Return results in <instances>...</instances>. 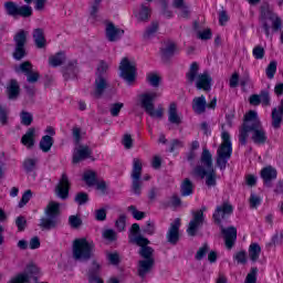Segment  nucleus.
<instances>
[{
  "instance_id": "nucleus-11",
  "label": "nucleus",
  "mask_w": 283,
  "mask_h": 283,
  "mask_svg": "<svg viewBox=\"0 0 283 283\" xmlns=\"http://www.w3.org/2000/svg\"><path fill=\"white\" fill-rule=\"evenodd\" d=\"M119 76L132 84L136 81V64L129 62L127 57H124L119 64Z\"/></svg>"
},
{
  "instance_id": "nucleus-18",
  "label": "nucleus",
  "mask_w": 283,
  "mask_h": 283,
  "mask_svg": "<svg viewBox=\"0 0 283 283\" xmlns=\"http://www.w3.org/2000/svg\"><path fill=\"white\" fill-rule=\"evenodd\" d=\"M87 158H92V148H90V146L81 145L74 149V153H73L74 165L82 163V160H87Z\"/></svg>"
},
{
  "instance_id": "nucleus-17",
  "label": "nucleus",
  "mask_w": 283,
  "mask_h": 283,
  "mask_svg": "<svg viewBox=\"0 0 283 283\" xmlns=\"http://www.w3.org/2000/svg\"><path fill=\"white\" fill-rule=\"evenodd\" d=\"M156 92H146L139 95V105L145 112L154 109V101L158 97Z\"/></svg>"
},
{
  "instance_id": "nucleus-3",
  "label": "nucleus",
  "mask_w": 283,
  "mask_h": 283,
  "mask_svg": "<svg viewBox=\"0 0 283 283\" xmlns=\"http://www.w3.org/2000/svg\"><path fill=\"white\" fill-rule=\"evenodd\" d=\"M200 72V66L193 62L190 65V70L187 73V80L189 83H195L197 90H203V92H211V74L205 71L203 73Z\"/></svg>"
},
{
  "instance_id": "nucleus-12",
  "label": "nucleus",
  "mask_w": 283,
  "mask_h": 283,
  "mask_svg": "<svg viewBox=\"0 0 283 283\" xmlns=\"http://www.w3.org/2000/svg\"><path fill=\"white\" fill-rule=\"evenodd\" d=\"M15 43V50L13 52V59L21 61L25 56V43H28V32L20 30L13 38Z\"/></svg>"
},
{
  "instance_id": "nucleus-57",
  "label": "nucleus",
  "mask_w": 283,
  "mask_h": 283,
  "mask_svg": "<svg viewBox=\"0 0 283 283\" xmlns=\"http://www.w3.org/2000/svg\"><path fill=\"white\" fill-rule=\"evenodd\" d=\"M90 200V197L87 196V193L85 192H78L76 196H75V202L80 206L82 205H86Z\"/></svg>"
},
{
  "instance_id": "nucleus-38",
  "label": "nucleus",
  "mask_w": 283,
  "mask_h": 283,
  "mask_svg": "<svg viewBox=\"0 0 283 283\" xmlns=\"http://www.w3.org/2000/svg\"><path fill=\"white\" fill-rule=\"evenodd\" d=\"M33 120H34V116L32 115V113H30L28 111H22L20 113L21 125H24L25 127H30V125H32Z\"/></svg>"
},
{
  "instance_id": "nucleus-34",
  "label": "nucleus",
  "mask_w": 283,
  "mask_h": 283,
  "mask_svg": "<svg viewBox=\"0 0 283 283\" xmlns=\"http://www.w3.org/2000/svg\"><path fill=\"white\" fill-rule=\"evenodd\" d=\"M158 32V22H153L144 32L143 39L144 41H150V39H154L156 36V33Z\"/></svg>"
},
{
  "instance_id": "nucleus-45",
  "label": "nucleus",
  "mask_w": 283,
  "mask_h": 283,
  "mask_svg": "<svg viewBox=\"0 0 283 283\" xmlns=\"http://www.w3.org/2000/svg\"><path fill=\"white\" fill-rule=\"evenodd\" d=\"M30 200H32V190H27L22 195V198L19 202V208L23 209V207H25V205H28L30 202Z\"/></svg>"
},
{
  "instance_id": "nucleus-24",
  "label": "nucleus",
  "mask_w": 283,
  "mask_h": 283,
  "mask_svg": "<svg viewBox=\"0 0 283 283\" xmlns=\"http://www.w3.org/2000/svg\"><path fill=\"white\" fill-rule=\"evenodd\" d=\"M168 120L171 125H180L182 123V116L178 114V106L176 103H171L168 109Z\"/></svg>"
},
{
  "instance_id": "nucleus-42",
  "label": "nucleus",
  "mask_w": 283,
  "mask_h": 283,
  "mask_svg": "<svg viewBox=\"0 0 283 283\" xmlns=\"http://www.w3.org/2000/svg\"><path fill=\"white\" fill-rule=\"evenodd\" d=\"M104 240H107L108 242H116L118 240V234L114 229H106L102 233Z\"/></svg>"
},
{
  "instance_id": "nucleus-51",
  "label": "nucleus",
  "mask_w": 283,
  "mask_h": 283,
  "mask_svg": "<svg viewBox=\"0 0 283 283\" xmlns=\"http://www.w3.org/2000/svg\"><path fill=\"white\" fill-rule=\"evenodd\" d=\"M143 231L147 235H154L156 233V222L148 220Z\"/></svg>"
},
{
  "instance_id": "nucleus-2",
  "label": "nucleus",
  "mask_w": 283,
  "mask_h": 283,
  "mask_svg": "<svg viewBox=\"0 0 283 283\" xmlns=\"http://www.w3.org/2000/svg\"><path fill=\"white\" fill-rule=\"evenodd\" d=\"M128 242L129 244L140 247L138 251L140 258L144 260H154V248L149 247V239L140 234V226L138 223L132 224L128 234Z\"/></svg>"
},
{
  "instance_id": "nucleus-56",
  "label": "nucleus",
  "mask_w": 283,
  "mask_h": 283,
  "mask_svg": "<svg viewBox=\"0 0 283 283\" xmlns=\"http://www.w3.org/2000/svg\"><path fill=\"white\" fill-rule=\"evenodd\" d=\"M96 191L99 192V196H105L107 193V184L105 180L95 181Z\"/></svg>"
},
{
  "instance_id": "nucleus-59",
  "label": "nucleus",
  "mask_w": 283,
  "mask_h": 283,
  "mask_svg": "<svg viewBox=\"0 0 283 283\" xmlns=\"http://www.w3.org/2000/svg\"><path fill=\"white\" fill-rule=\"evenodd\" d=\"M109 264H113L114 266H116V264H118V262H120V256L118 255V252H109L106 255Z\"/></svg>"
},
{
  "instance_id": "nucleus-21",
  "label": "nucleus",
  "mask_w": 283,
  "mask_h": 283,
  "mask_svg": "<svg viewBox=\"0 0 283 283\" xmlns=\"http://www.w3.org/2000/svg\"><path fill=\"white\" fill-rule=\"evenodd\" d=\"M207 107H213V101H210V103L207 104L205 95L192 99V112H195V114H205L207 112Z\"/></svg>"
},
{
  "instance_id": "nucleus-37",
  "label": "nucleus",
  "mask_w": 283,
  "mask_h": 283,
  "mask_svg": "<svg viewBox=\"0 0 283 283\" xmlns=\"http://www.w3.org/2000/svg\"><path fill=\"white\" fill-rule=\"evenodd\" d=\"M282 118H283V114L280 113V111H277V108H273V111H272V127L274 129H280V127L282 125Z\"/></svg>"
},
{
  "instance_id": "nucleus-16",
  "label": "nucleus",
  "mask_w": 283,
  "mask_h": 283,
  "mask_svg": "<svg viewBox=\"0 0 283 283\" xmlns=\"http://www.w3.org/2000/svg\"><path fill=\"white\" fill-rule=\"evenodd\" d=\"M55 195L57 198H61V200H67V197L70 196V179L66 174H62V177L55 187Z\"/></svg>"
},
{
  "instance_id": "nucleus-35",
  "label": "nucleus",
  "mask_w": 283,
  "mask_h": 283,
  "mask_svg": "<svg viewBox=\"0 0 283 283\" xmlns=\"http://www.w3.org/2000/svg\"><path fill=\"white\" fill-rule=\"evenodd\" d=\"M64 62H65V53L63 52H59L49 59V64L52 67H59V65H63Z\"/></svg>"
},
{
  "instance_id": "nucleus-27",
  "label": "nucleus",
  "mask_w": 283,
  "mask_h": 283,
  "mask_svg": "<svg viewBox=\"0 0 283 283\" xmlns=\"http://www.w3.org/2000/svg\"><path fill=\"white\" fill-rule=\"evenodd\" d=\"M98 273H101V263H98L96 260H93L91 269L87 273L88 282L94 283L96 280H101V277H98Z\"/></svg>"
},
{
  "instance_id": "nucleus-53",
  "label": "nucleus",
  "mask_w": 283,
  "mask_h": 283,
  "mask_svg": "<svg viewBox=\"0 0 283 283\" xmlns=\"http://www.w3.org/2000/svg\"><path fill=\"white\" fill-rule=\"evenodd\" d=\"M8 108L0 104V124L2 126L8 125Z\"/></svg>"
},
{
  "instance_id": "nucleus-25",
  "label": "nucleus",
  "mask_w": 283,
  "mask_h": 283,
  "mask_svg": "<svg viewBox=\"0 0 283 283\" xmlns=\"http://www.w3.org/2000/svg\"><path fill=\"white\" fill-rule=\"evenodd\" d=\"M154 260H140L138 263V275L139 277H146L149 271L154 268Z\"/></svg>"
},
{
  "instance_id": "nucleus-55",
  "label": "nucleus",
  "mask_w": 283,
  "mask_h": 283,
  "mask_svg": "<svg viewBox=\"0 0 283 283\" xmlns=\"http://www.w3.org/2000/svg\"><path fill=\"white\" fill-rule=\"evenodd\" d=\"M207 253H209V244L205 243L203 247H201L197 251L195 258H196V260L200 261V260H202L207 255Z\"/></svg>"
},
{
  "instance_id": "nucleus-62",
  "label": "nucleus",
  "mask_w": 283,
  "mask_h": 283,
  "mask_svg": "<svg viewBox=\"0 0 283 283\" xmlns=\"http://www.w3.org/2000/svg\"><path fill=\"white\" fill-rule=\"evenodd\" d=\"M146 114H149L151 118H163L164 111L163 107H158V109L150 108L149 111H146Z\"/></svg>"
},
{
  "instance_id": "nucleus-5",
  "label": "nucleus",
  "mask_w": 283,
  "mask_h": 283,
  "mask_svg": "<svg viewBox=\"0 0 283 283\" xmlns=\"http://www.w3.org/2000/svg\"><path fill=\"white\" fill-rule=\"evenodd\" d=\"M61 205L59 202L51 201L45 208V217L40 219L39 227L43 231H50L59 227V213Z\"/></svg>"
},
{
  "instance_id": "nucleus-15",
  "label": "nucleus",
  "mask_w": 283,
  "mask_h": 283,
  "mask_svg": "<svg viewBox=\"0 0 283 283\" xmlns=\"http://www.w3.org/2000/svg\"><path fill=\"white\" fill-rule=\"evenodd\" d=\"M180 218L175 219L167 231L166 238L169 244H178V240H180Z\"/></svg>"
},
{
  "instance_id": "nucleus-4",
  "label": "nucleus",
  "mask_w": 283,
  "mask_h": 283,
  "mask_svg": "<svg viewBox=\"0 0 283 283\" xmlns=\"http://www.w3.org/2000/svg\"><path fill=\"white\" fill-rule=\"evenodd\" d=\"M233 154V143H231V135L227 132L221 133V144L217 149V167L224 171L227 164L231 160Z\"/></svg>"
},
{
  "instance_id": "nucleus-33",
  "label": "nucleus",
  "mask_w": 283,
  "mask_h": 283,
  "mask_svg": "<svg viewBox=\"0 0 283 283\" xmlns=\"http://www.w3.org/2000/svg\"><path fill=\"white\" fill-rule=\"evenodd\" d=\"M36 165H39V158L29 157L23 161V169L27 174H30L36 169Z\"/></svg>"
},
{
  "instance_id": "nucleus-48",
  "label": "nucleus",
  "mask_w": 283,
  "mask_h": 283,
  "mask_svg": "<svg viewBox=\"0 0 283 283\" xmlns=\"http://www.w3.org/2000/svg\"><path fill=\"white\" fill-rule=\"evenodd\" d=\"M174 54H176V44L168 43L167 46L163 50V56L168 59V56H174Z\"/></svg>"
},
{
  "instance_id": "nucleus-13",
  "label": "nucleus",
  "mask_w": 283,
  "mask_h": 283,
  "mask_svg": "<svg viewBox=\"0 0 283 283\" xmlns=\"http://www.w3.org/2000/svg\"><path fill=\"white\" fill-rule=\"evenodd\" d=\"M233 214V205L231 202L226 201L217 207L214 212L216 222H223L224 220H229Z\"/></svg>"
},
{
  "instance_id": "nucleus-46",
  "label": "nucleus",
  "mask_w": 283,
  "mask_h": 283,
  "mask_svg": "<svg viewBox=\"0 0 283 283\" xmlns=\"http://www.w3.org/2000/svg\"><path fill=\"white\" fill-rule=\"evenodd\" d=\"M244 283H258V268H252L247 275Z\"/></svg>"
},
{
  "instance_id": "nucleus-32",
  "label": "nucleus",
  "mask_w": 283,
  "mask_h": 283,
  "mask_svg": "<svg viewBox=\"0 0 283 283\" xmlns=\"http://www.w3.org/2000/svg\"><path fill=\"white\" fill-rule=\"evenodd\" d=\"M260 253H262V248L258 243H251L249 247V258L252 262H258L260 260Z\"/></svg>"
},
{
  "instance_id": "nucleus-52",
  "label": "nucleus",
  "mask_w": 283,
  "mask_h": 283,
  "mask_svg": "<svg viewBox=\"0 0 283 283\" xmlns=\"http://www.w3.org/2000/svg\"><path fill=\"white\" fill-rule=\"evenodd\" d=\"M31 71H32V63H30L29 61H25V62L21 63L19 67H15V72H23V74H25V76Z\"/></svg>"
},
{
  "instance_id": "nucleus-40",
  "label": "nucleus",
  "mask_w": 283,
  "mask_h": 283,
  "mask_svg": "<svg viewBox=\"0 0 283 283\" xmlns=\"http://www.w3.org/2000/svg\"><path fill=\"white\" fill-rule=\"evenodd\" d=\"M83 180L87 185V187H94L96 185V172L92 170L85 171Z\"/></svg>"
},
{
  "instance_id": "nucleus-14",
  "label": "nucleus",
  "mask_w": 283,
  "mask_h": 283,
  "mask_svg": "<svg viewBox=\"0 0 283 283\" xmlns=\"http://www.w3.org/2000/svg\"><path fill=\"white\" fill-rule=\"evenodd\" d=\"M40 272L41 270L39 269V266L34 264H29L27 266V273L18 274L17 276L12 277L8 283H29L30 277H32V275H36V273Z\"/></svg>"
},
{
  "instance_id": "nucleus-44",
  "label": "nucleus",
  "mask_w": 283,
  "mask_h": 283,
  "mask_svg": "<svg viewBox=\"0 0 283 283\" xmlns=\"http://www.w3.org/2000/svg\"><path fill=\"white\" fill-rule=\"evenodd\" d=\"M18 17H23L24 19H28V17H32V7L30 6L18 7Z\"/></svg>"
},
{
  "instance_id": "nucleus-41",
  "label": "nucleus",
  "mask_w": 283,
  "mask_h": 283,
  "mask_svg": "<svg viewBox=\"0 0 283 283\" xmlns=\"http://www.w3.org/2000/svg\"><path fill=\"white\" fill-rule=\"evenodd\" d=\"M4 10H7V14H9V17H18L19 6L13 1H7L4 3Z\"/></svg>"
},
{
  "instance_id": "nucleus-1",
  "label": "nucleus",
  "mask_w": 283,
  "mask_h": 283,
  "mask_svg": "<svg viewBox=\"0 0 283 283\" xmlns=\"http://www.w3.org/2000/svg\"><path fill=\"white\" fill-rule=\"evenodd\" d=\"M249 134H251V140L255 145H264L266 143V130L262 128V123H260V117H258V112L255 111H250L244 116V122L239 133V143L241 145H247Z\"/></svg>"
},
{
  "instance_id": "nucleus-60",
  "label": "nucleus",
  "mask_w": 283,
  "mask_h": 283,
  "mask_svg": "<svg viewBox=\"0 0 283 283\" xmlns=\"http://www.w3.org/2000/svg\"><path fill=\"white\" fill-rule=\"evenodd\" d=\"M15 226L18 227V231H25V227H28V220H25V217L20 216L15 219Z\"/></svg>"
},
{
  "instance_id": "nucleus-29",
  "label": "nucleus",
  "mask_w": 283,
  "mask_h": 283,
  "mask_svg": "<svg viewBox=\"0 0 283 283\" xmlns=\"http://www.w3.org/2000/svg\"><path fill=\"white\" fill-rule=\"evenodd\" d=\"M261 178L264 180V182L275 180L277 178V170L272 166H268L261 170Z\"/></svg>"
},
{
  "instance_id": "nucleus-61",
  "label": "nucleus",
  "mask_w": 283,
  "mask_h": 283,
  "mask_svg": "<svg viewBox=\"0 0 283 283\" xmlns=\"http://www.w3.org/2000/svg\"><path fill=\"white\" fill-rule=\"evenodd\" d=\"M122 144L124 145L125 149H132V147H134V139L132 138V135L125 134Z\"/></svg>"
},
{
  "instance_id": "nucleus-30",
  "label": "nucleus",
  "mask_w": 283,
  "mask_h": 283,
  "mask_svg": "<svg viewBox=\"0 0 283 283\" xmlns=\"http://www.w3.org/2000/svg\"><path fill=\"white\" fill-rule=\"evenodd\" d=\"M7 94L10 101H17L19 97V83L17 80H12L7 86Z\"/></svg>"
},
{
  "instance_id": "nucleus-49",
  "label": "nucleus",
  "mask_w": 283,
  "mask_h": 283,
  "mask_svg": "<svg viewBox=\"0 0 283 283\" xmlns=\"http://www.w3.org/2000/svg\"><path fill=\"white\" fill-rule=\"evenodd\" d=\"M262 205V197L251 193L250 196V207L251 209H258V207Z\"/></svg>"
},
{
  "instance_id": "nucleus-23",
  "label": "nucleus",
  "mask_w": 283,
  "mask_h": 283,
  "mask_svg": "<svg viewBox=\"0 0 283 283\" xmlns=\"http://www.w3.org/2000/svg\"><path fill=\"white\" fill-rule=\"evenodd\" d=\"M35 138H36V128L31 127L22 136L21 143L28 149H32L34 147Z\"/></svg>"
},
{
  "instance_id": "nucleus-39",
  "label": "nucleus",
  "mask_w": 283,
  "mask_h": 283,
  "mask_svg": "<svg viewBox=\"0 0 283 283\" xmlns=\"http://www.w3.org/2000/svg\"><path fill=\"white\" fill-rule=\"evenodd\" d=\"M146 81L150 84L151 87H160L161 78L158 73H147Z\"/></svg>"
},
{
  "instance_id": "nucleus-63",
  "label": "nucleus",
  "mask_w": 283,
  "mask_h": 283,
  "mask_svg": "<svg viewBox=\"0 0 283 283\" xmlns=\"http://www.w3.org/2000/svg\"><path fill=\"white\" fill-rule=\"evenodd\" d=\"M39 72L32 70L31 72L27 73V81L28 83H36L40 78Z\"/></svg>"
},
{
  "instance_id": "nucleus-7",
  "label": "nucleus",
  "mask_w": 283,
  "mask_h": 283,
  "mask_svg": "<svg viewBox=\"0 0 283 283\" xmlns=\"http://www.w3.org/2000/svg\"><path fill=\"white\" fill-rule=\"evenodd\" d=\"M261 22L266 36L282 29V19L270 9L261 10Z\"/></svg>"
},
{
  "instance_id": "nucleus-47",
  "label": "nucleus",
  "mask_w": 283,
  "mask_h": 283,
  "mask_svg": "<svg viewBox=\"0 0 283 283\" xmlns=\"http://www.w3.org/2000/svg\"><path fill=\"white\" fill-rule=\"evenodd\" d=\"M123 107H125V104L123 103H114V104H111V107H109V112H111V115L116 117L120 114V109H123Z\"/></svg>"
},
{
  "instance_id": "nucleus-28",
  "label": "nucleus",
  "mask_w": 283,
  "mask_h": 283,
  "mask_svg": "<svg viewBox=\"0 0 283 283\" xmlns=\"http://www.w3.org/2000/svg\"><path fill=\"white\" fill-rule=\"evenodd\" d=\"M137 21H149V17H151V9L147 4H142L139 10L135 13Z\"/></svg>"
},
{
  "instance_id": "nucleus-10",
  "label": "nucleus",
  "mask_w": 283,
  "mask_h": 283,
  "mask_svg": "<svg viewBox=\"0 0 283 283\" xmlns=\"http://www.w3.org/2000/svg\"><path fill=\"white\" fill-rule=\"evenodd\" d=\"M205 224V208L192 211V219L190 220L188 228H187V233L191 238L196 237L198 231L202 229V226Z\"/></svg>"
},
{
  "instance_id": "nucleus-26",
  "label": "nucleus",
  "mask_w": 283,
  "mask_h": 283,
  "mask_svg": "<svg viewBox=\"0 0 283 283\" xmlns=\"http://www.w3.org/2000/svg\"><path fill=\"white\" fill-rule=\"evenodd\" d=\"M33 41L39 50H43V48H45L46 40L43 29L33 30Z\"/></svg>"
},
{
  "instance_id": "nucleus-58",
  "label": "nucleus",
  "mask_w": 283,
  "mask_h": 283,
  "mask_svg": "<svg viewBox=\"0 0 283 283\" xmlns=\"http://www.w3.org/2000/svg\"><path fill=\"white\" fill-rule=\"evenodd\" d=\"M127 217L125 214H120L119 218L115 222V227L118 231H123L126 227Z\"/></svg>"
},
{
  "instance_id": "nucleus-19",
  "label": "nucleus",
  "mask_w": 283,
  "mask_h": 283,
  "mask_svg": "<svg viewBox=\"0 0 283 283\" xmlns=\"http://www.w3.org/2000/svg\"><path fill=\"white\" fill-rule=\"evenodd\" d=\"M221 233L227 249H233V244H235V241L238 240V229H235V227L222 228Z\"/></svg>"
},
{
  "instance_id": "nucleus-43",
  "label": "nucleus",
  "mask_w": 283,
  "mask_h": 283,
  "mask_svg": "<svg viewBox=\"0 0 283 283\" xmlns=\"http://www.w3.org/2000/svg\"><path fill=\"white\" fill-rule=\"evenodd\" d=\"M69 224L71 229H78L83 224V220L78 214H72L69 217Z\"/></svg>"
},
{
  "instance_id": "nucleus-50",
  "label": "nucleus",
  "mask_w": 283,
  "mask_h": 283,
  "mask_svg": "<svg viewBox=\"0 0 283 283\" xmlns=\"http://www.w3.org/2000/svg\"><path fill=\"white\" fill-rule=\"evenodd\" d=\"M276 72H277V62L275 61L270 62L269 66L266 67L268 78H273Z\"/></svg>"
},
{
  "instance_id": "nucleus-36",
  "label": "nucleus",
  "mask_w": 283,
  "mask_h": 283,
  "mask_svg": "<svg viewBox=\"0 0 283 283\" xmlns=\"http://www.w3.org/2000/svg\"><path fill=\"white\" fill-rule=\"evenodd\" d=\"M193 193V182L190 179H185L181 182V196L187 197Z\"/></svg>"
},
{
  "instance_id": "nucleus-31",
  "label": "nucleus",
  "mask_w": 283,
  "mask_h": 283,
  "mask_svg": "<svg viewBox=\"0 0 283 283\" xmlns=\"http://www.w3.org/2000/svg\"><path fill=\"white\" fill-rule=\"evenodd\" d=\"M39 145H40L41 151H43L44 154H48V151H50V149H52V146L54 145V138H52V136L50 135H44L41 138Z\"/></svg>"
},
{
  "instance_id": "nucleus-54",
  "label": "nucleus",
  "mask_w": 283,
  "mask_h": 283,
  "mask_svg": "<svg viewBox=\"0 0 283 283\" xmlns=\"http://www.w3.org/2000/svg\"><path fill=\"white\" fill-rule=\"evenodd\" d=\"M128 211L129 213H132L135 220H143V218H145V212L138 211V209H136L135 206L128 207Z\"/></svg>"
},
{
  "instance_id": "nucleus-20",
  "label": "nucleus",
  "mask_w": 283,
  "mask_h": 283,
  "mask_svg": "<svg viewBox=\"0 0 283 283\" xmlns=\"http://www.w3.org/2000/svg\"><path fill=\"white\" fill-rule=\"evenodd\" d=\"M109 87V83L107 82V78L103 75H97L95 78V88L94 92L91 93L93 98H101L103 94H105V90Z\"/></svg>"
},
{
  "instance_id": "nucleus-6",
  "label": "nucleus",
  "mask_w": 283,
  "mask_h": 283,
  "mask_svg": "<svg viewBox=\"0 0 283 283\" xmlns=\"http://www.w3.org/2000/svg\"><path fill=\"white\" fill-rule=\"evenodd\" d=\"M94 242L87 241L85 238L75 239L73 241V258L74 260H81L87 262L94 255Z\"/></svg>"
},
{
  "instance_id": "nucleus-22",
  "label": "nucleus",
  "mask_w": 283,
  "mask_h": 283,
  "mask_svg": "<svg viewBox=\"0 0 283 283\" xmlns=\"http://www.w3.org/2000/svg\"><path fill=\"white\" fill-rule=\"evenodd\" d=\"M105 32H106V39L111 42L118 41L123 36V34H125V31L123 29L117 28L112 22L106 24Z\"/></svg>"
},
{
  "instance_id": "nucleus-64",
  "label": "nucleus",
  "mask_w": 283,
  "mask_h": 283,
  "mask_svg": "<svg viewBox=\"0 0 283 283\" xmlns=\"http://www.w3.org/2000/svg\"><path fill=\"white\" fill-rule=\"evenodd\" d=\"M252 54L254 56V59L256 60H262L264 59V48L262 46H255L252 51Z\"/></svg>"
},
{
  "instance_id": "nucleus-8",
  "label": "nucleus",
  "mask_w": 283,
  "mask_h": 283,
  "mask_svg": "<svg viewBox=\"0 0 283 283\" xmlns=\"http://www.w3.org/2000/svg\"><path fill=\"white\" fill-rule=\"evenodd\" d=\"M211 158L212 156L209 149L203 148V151L201 154V165H203L206 169L200 166L195 169L196 176H199L200 178L207 177L206 185L208 187L213 186V170H211Z\"/></svg>"
},
{
  "instance_id": "nucleus-9",
  "label": "nucleus",
  "mask_w": 283,
  "mask_h": 283,
  "mask_svg": "<svg viewBox=\"0 0 283 283\" xmlns=\"http://www.w3.org/2000/svg\"><path fill=\"white\" fill-rule=\"evenodd\" d=\"M142 176H143V161L139 158H134L130 178H132V191L133 193H135V196H140V191L143 189V180L140 179Z\"/></svg>"
}]
</instances>
